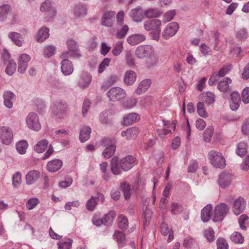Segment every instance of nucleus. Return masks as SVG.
<instances>
[{"label": "nucleus", "mask_w": 249, "mask_h": 249, "mask_svg": "<svg viewBox=\"0 0 249 249\" xmlns=\"http://www.w3.org/2000/svg\"><path fill=\"white\" fill-rule=\"evenodd\" d=\"M217 249H229L227 242L223 238L218 239L217 241Z\"/></svg>", "instance_id": "052dcab7"}, {"label": "nucleus", "mask_w": 249, "mask_h": 249, "mask_svg": "<svg viewBox=\"0 0 249 249\" xmlns=\"http://www.w3.org/2000/svg\"><path fill=\"white\" fill-rule=\"evenodd\" d=\"M128 30L129 28L127 25H124L122 28L117 32L116 35L117 37L119 39L124 38L128 32Z\"/></svg>", "instance_id": "bf43d9fd"}, {"label": "nucleus", "mask_w": 249, "mask_h": 249, "mask_svg": "<svg viewBox=\"0 0 249 249\" xmlns=\"http://www.w3.org/2000/svg\"><path fill=\"white\" fill-rule=\"evenodd\" d=\"M128 225V222L127 217L123 214L119 215L118 219V226L119 229L126 230Z\"/></svg>", "instance_id": "79ce46f5"}, {"label": "nucleus", "mask_w": 249, "mask_h": 249, "mask_svg": "<svg viewBox=\"0 0 249 249\" xmlns=\"http://www.w3.org/2000/svg\"><path fill=\"white\" fill-rule=\"evenodd\" d=\"M11 15V8L9 5L4 4L0 6V21H3L8 16Z\"/></svg>", "instance_id": "72a5a7b5"}, {"label": "nucleus", "mask_w": 249, "mask_h": 249, "mask_svg": "<svg viewBox=\"0 0 249 249\" xmlns=\"http://www.w3.org/2000/svg\"><path fill=\"white\" fill-rule=\"evenodd\" d=\"M231 80L227 77L223 80L221 81L218 85V89L222 92H226L229 89V84L231 83Z\"/></svg>", "instance_id": "a19ab883"}, {"label": "nucleus", "mask_w": 249, "mask_h": 249, "mask_svg": "<svg viewBox=\"0 0 249 249\" xmlns=\"http://www.w3.org/2000/svg\"><path fill=\"white\" fill-rule=\"evenodd\" d=\"M210 163L215 168H223L226 161L223 156L219 152L211 150L208 155Z\"/></svg>", "instance_id": "7ed1b4c3"}, {"label": "nucleus", "mask_w": 249, "mask_h": 249, "mask_svg": "<svg viewBox=\"0 0 249 249\" xmlns=\"http://www.w3.org/2000/svg\"><path fill=\"white\" fill-rule=\"evenodd\" d=\"M39 172L36 170L30 171L26 175V183L30 185L34 183L39 177Z\"/></svg>", "instance_id": "c756f323"}, {"label": "nucleus", "mask_w": 249, "mask_h": 249, "mask_svg": "<svg viewBox=\"0 0 249 249\" xmlns=\"http://www.w3.org/2000/svg\"><path fill=\"white\" fill-rule=\"evenodd\" d=\"M13 136V132L11 129L6 126L0 127V138L3 144H10L12 141Z\"/></svg>", "instance_id": "1a4fd4ad"}, {"label": "nucleus", "mask_w": 249, "mask_h": 249, "mask_svg": "<svg viewBox=\"0 0 249 249\" xmlns=\"http://www.w3.org/2000/svg\"><path fill=\"white\" fill-rule=\"evenodd\" d=\"M21 182V175L19 172H16L13 177V185L15 187H18Z\"/></svg>", "instance_id": "603ef678"}, {"label": "nucleus", "mask_w": 249, "mask_h": 249, "mask_svg": "<svg viewBox=\"0 0 249 249\" xmlns=\"http://www.w3.org/2000/svg\"><path fill=\"white\" fill-rule=\"evenodd\" d=\"M151 84V81L149 79L142 80L139 85L135 92L137 94L140 95L144 92Z\"/></svg>", "instance_id": "cd10ccee"}, {"label": "nucleus", "mask_w": 249, "mask_h": 249, "mask_svg": "<svg viewBox=\"0 0 249 249\" xmlns=\"http://www.w3.org/2000/svg\"><path fill=\"white\" fill-rule=\"evenodd\" d=\"M242 99L245 104L249 103V88H245L242 92Z\"/></svg>", "instance_id": "774afa93"}, {"label": "nucleus", "mask_w": 249, "mask_h": 249, "mask_svg": "<svg viewBox=\"0 0 249 249\" xmlns=\"http://www.w3.org/2000/svg\"><path fill=\"white\" fill-rule=\"evenodd\" d=\"M136 80V73L134 71H127L124 77V82L127 85L133 84Z\"/></svg>", "instance_id": "c9c22d12"}, {"label": "nucleus", "mask_w": 249, "mask_h": 249, "mask_svg": "<svg viewBox=\"0 0 249 249\" xmlns=\"http://www.w3.org/2000/svg\"><path fill=\"white\" fill-rule=\"evenodd\" d=\"M62 164V161L60 160H54L48 163L47 167L49 172H55L60 169Z\"/></svg>", "instance_id": "b1692460"}, {"label": "nucleus", "mask_w": 249, "mask_h": 249, "mask_svg": "<svg viewBox=\"0 0 249 249\" xmlns=\"http://www.w3.org/2000/svg\"><path fill=\"white\" fill-rule=\"evenodd\" d=\"M146 39V36L142 34L132 35L127 38V41L131 45H136Z\"/></svg>", "instance_id": "6ab92c4d"}, {"label": "nucleus", "mask_w": 249, "mask_h": 249, "mask_svg": "<svg viewBox=\"0 0 249 249\" xmlns=\"http://www.w3.org/2000/svg\"><path fill=\"white\" fill-rule=\"evenodd\" d=\"M48 142L46 139L39 141L35 146L34 149L37 153H42L47 148Z\"/></svg>", "instance_id": "58836bf2"}, {"label": "nucleus", "mask_w": 249, "mask_h": 249, "mask_svg": "<svg viewBox=\"0 0 249 249\" xmlns=\"http://www.w3.org/2000/svg\"><path fill=\"white\" fill-rule=\"evenodd\" d=\"M197 112L201 117L206 118L208 117V113L204 107V104L201 102H199L197 104Z\"/></svg>", "instance_id": "de8ad7c7"}, {"label": "nucleus", "mask_w": 249, "mask_h": 249, "mask_svg": "<svg viewBox=\"0 0 249 249\" xmlns=\"http://www.w3.org/2000/svg\"><path fill=\"white\" fill-rule=\"evenodd\" d=\"M96 205L97 201L95 200V197L92 196L87 202L86 208L89 211H92L94 209Z\"/></svg>", "instance_id": "13d9d810"}, {"label": "nucleus", "mask_w": 249, "mask_h": 249, "mask_svg": "<svg viewBox=\"0 0 249 249\" xmlns=\"http://www.w3.org/2000/svg\"><path fill=\"white\" fill-rule=\"evenodd\" d=\"M139 133V130L137 127H131L126 131H122L121 135L122 137H125L127 140L135 139Z\"/></svg>", "instance_id": "412c9836"}, {"label": "nucleus", "mask_w": 249, "mask_h": 249, "mask_svg": "<svg viewBox=\"0 0 249 249\" xmlns=\"http://www.w3.org/2000/svg\"><path fill=\"white\" fill-rule=\"evenodd\" d=\"M91 132V128L89 126H83L81 129L79 139L82 142H84L89 139Z\"/></svg>", "instance_id": "7c9ffc66"}, {"label": "nucleus", "mask_w": 249, "mask_h": 249, "mask_svg": "<svg viewBox=\"0 0 249 249\" xmlns=\"http://www.w3.org/2000/svg\"><path fill=\"white\" fill-rule=\"evenodd\" d=\"M140 117L138 114L131 113L124 117V124L125 125H130L138 121Z\"/></svg>", "instance_id": "f704fd0d"}, {"label": "nucleus", "mask_w": 249, "mask_h": 249, "mask_svg": "<svg viewBox=\"0 0 249 249\" xmlns=\"http://www.w3.org/2000/svg\"><path fill=\"white\" fill-rule=\"evenodd\" d=\"M178 29L179 25L177 22H173L169 23L162 32V37L165 39H169L176 34Z\"/></svg>", "instance_id": "9d476101"}, {"label": "nucleus", "mask_w": 249, "mask_h": 249, "mask_svg": "<svg viewBox=\"0 0 249 249\" xmlns=\"http://www.w3.org/2000/svg\"><path fill=\"white\" fill-rule=\"evenodd\" d=\"M144 16L148 18H156L161 15V12L157 8H149L144 10Z\"/></svg>", "instance_id": "2f4dec72"}, {"label": "nucleus", "mask_w": 249, "mask_h": 249, "mask_svg": "<svg viewBox=\"0 0 249 249\" xmlns=\"http://www.w3.org/2000/svg\"><path fill=\"white\" fill-rule=\"evenodd\" d=\"M28 144L26 141H20L16 144V149L20 154H25Z\"/></svg>", "instance_id": "c03bdc74"}, {"label": "nucleus", "mask_w": 249, "mask_h": 249, "mask_svg": "<svg viewBox=\"0 0 249 249\" xmlns=\"http://www.w3.org/2000/svg\"><path fill=\"white\" fill-rule=\"evenodd\" d=\"M62 72L65 75L71 74L73 71V67L71 62L67 58H65L61 62V67Z\"/></svg>", "instance_id": "a211bd4d"}, {"label": "nucleus", "mask_w": 249, "mask_h": 249, "mask_svg": "<svg viewBox=\"0 0 249 249\" xmlns=\"http://www.w3.org/2000/svg\"><path fill=\"white\" fill-rule=\"evenodd\" d=\"M115 149V145H110V146H107L103 152V155L106 159H109L114 155Z\"/></svg>", "instance_id": "a18cd8bd"}, {"label": "nucleus", "mask_w": 249, "mask_h": 249, "mask_svg": "<svg viewBox=\"0 0 249 249\" xmlns=\"http://www.w3.org/2000/svg\"><path fill=\"white\" fill-rule=\"evenodd\" d=\"M176 15V11L174 10H170L166 12L163 16V21L164 22L171 20Z\"/></svg>", "instance_id": "6e6d98bb"}, {"label": "nucleus", "mask_w": 249, "mask_h": 249, "mask_svg": "<svg viewBox=\"0 0 249 249\" xmlns=\"http://www.w3.org/2000/svg\"><path fill=\"white\" fill-rule=\"evenodd\" d=\"M55 48L53 45L47 46L45 50L44 55L45 57L49 58L54 54Z\"/></svg>", "instance_id": "680f3d73"}, {"label": "nucleus", "mask_w": 249, "mask_h": 249, "mask_svg": "<svg viewBox=\"0 0 249 249\" xmlns=\"http://www.w3.org/2000/svg\"><path fill=\"white\" fill-rule=\"evenodd\" d=\"M110 101L116 102L124 99L126 96V93L123 89L115 87L111 88L107 93Z\"/></svg>", "instance_id": "423d86ee"}, {"label": "nucleus", "mask_w": 249, "mask_h": 249, "mask_svg": "<svg viewBox=\"0 0 249 249\" xmlns=\"http://www.w3.org/2000/svg\"><path fill=\"white\" fill-rule=\"evenodd\" d=\"M87 8L86 5L77 4L74 8V14L77 16H83L87 14Z\"/></svg>", "instance_id": "37998d69"}, {"label": "nucleus", "mask_w": 249, "mask_h": 249, "mask_svg": "<svg viewBox=\"0 0 249 249\" xmlns=\"http://www.w3.org/2000/svg\"><path fill=\"white\" fill-rule=\"evenodd\" d=\"M213 134V129L211 127L207 128L204 132V140L207 142L211 141V138Z\"/></svg>", "instance_id": "4d7b16f0"}, {"label": "nucleus", "mask_w": 249, "mask_h": 249, "mask_svg": "<svg viewBox=\"0 0 249 249\" xmlns=\"http://www.w3.org/2000/svg\"><path fill=\"white\" fill-rule=\"evenodd\" d=\"M100 168L103 174V178L106 180H108L110 178V174L109 173L107 172V162H103L100 164Z\"/></svg>", "instance_id": "8fccbe9b"}, {"label": "nucleus", "mask_w": 249, "mask_h": 249, "mask_svg": "<svg viewBox=\"0 0 249 249\" xmlns=\"http://www.w3.org/2000/svg\"><path fill=\"white\" fill-rule=\"evenodd\" d=\"M117 80V76L114 75H111L106 82L105 85L102 87V89H107L113 84H114Z\"/></svg>", "instance_id": "e2e57ef3"}, {"label": "nucleus", "mask_w": 249, "mask_h": 249, "mask_svg": "<svg viewBox=\"0 0 249 249\" xmlns=\"http://www.w3.org/2000/svg\"><path fill=\"white\" fill-rule=\"evenodd\" d=\"M212 209V205L211 204H208L202 210L201 213V218L203 222H206L210 220Z\"/></svg>", "instance_id": "c85d7f7f"}, {"label": "nucleus", "mask_w": 249, "mask_h": 249, "mask_svg": "<svg viewBox=\"0 0 249 249\" xmlns=\"http://www.w3.org/2000/svg\"><path fill=\"white\" fill-rule=\"evenodd\" d=\"M26 122L27 126L31 129L37 131L41 128L38 116L35 113H30L26 118Z\"/></svg>", "instance_id": "0eeeda50"}, {"label": "nucleus", "mask_w": 249, "mask_h": 249, "mask_svg": "<svg viewBox=\"0 0 249 249\" xmlns=\"http://www.w3.org/2000/svg\"><path fill=\"white\" fill-rule=\"evenodd\" d=\"M160 232L161 234L164 236H166L168 234H169V236L167 240L168 242H171L174 239L173 231L172 230L169 231L168 225L164 222H162L161 224Z\"/></svg>", "instance_id": "bb28decb"}, {"label": "nucleus", "mask_w": 249, "mask_h": 249, "mask_svg": "<svg viewBox=\"0 0 249 249\" xmlns=\"http://www.w3.org/2000/svg\"><path fill=\"white\" fill-rule=\"evenodd\" d=\"M110 61L111 59L109 58H104L99 65L98 70V72L100 73H102L106 67L109 66Z\"/></svg>", "instance_id": "864d4df0"}, {"label": "nucleus", "mask_w": 249, "mask_h": 249, "mask_svg": "<svg viewBox=\"0 0 249 249\" xmlns=\"http://www.w3.org/2000/svg\"><path fill=\"white\" fill-rule=\"evenodd\" d=\"M231 175L229 173L223 172L219 176L218 184L221 188L226 189L231 184Z\"/></svg>", "instance_id": "f8f14e48"}, {"label": "nucleus", "mask_w": 249, "mask_h": 249, "mask_svg": "<svg viewBox=\"0 0 249 249\" xmlns=\"http://www.w3.org/2000/svg\"><path fill=\"white\" fill-rule=\"evenodd\" d=\"M246 202L245 199L239 197L236 199L233 202V212L236 215H239L243 212L246 207Z\"/></svg>", "instance_id": "2eb2a0df"}, {"label": "nucleus", "mask_w": 249, "mask_h": 249, "mask_svg": "<svg viewBox=\"0 0 249 249\" xmlns=\"http://www.w3.org/2000/svg\"><path fill=\"white\" fill-rule=\"evenodd\" d=\"M182 211V207L177 203H173L171 204V213L174 214L180 213Z\"/></svg>", "instance_id": "0e129e2a"}, {"label": "nucleus", "mask_w": 249, "mask_h": 249, "mask_svg": "<svg viewBox=\"0 0 249 249\" xmlns=\"http://www.w3.org/2000/svg\"><path fill=\"white\" fill-rule=\"evenodd\" d=\"M123 42L121 41L117 42L112 50V53L115 56L119 55L123 50Z\"/></svg>", "instance_id": "3c124183"}, {"label": "nucleus", "mask_w": 249, "mask_h": 249, "mask_svg": "<svg viewBox=\"0 0 249 249\" xmlns=\"http://www.w3.org/2000/svg\"><path fill=\"white\" fill-rule=\"evenodd\" d=\"M4 105L8 108L13 107V101L15 98L14 94L10 91H6L3 93Z\"/></svg>", "instance_id": "aec40b11"}, {"label": "nucleus", "mask_w": 249, "mask_h": 249, "mask_svg": "<svg viewBox=\"0 0 249 249\" xmlns=\"http://www.w3.org/2000/svg\"><path fill=\"white\" fill-rule=\"evenodd\" d=\"M121 188L124 193V198L126 199H129L132 193V190L131 189L130 185L126 182H124L121 184Z\"/></svg>", "instance_id": "ea45409f"}, {"label": "nucleus", "mask_w": 249, "mask_h": 249, "mask_svg": "<svg viewBox=\"0 0 249 249\" xmlns=\"http://www.w3.org/2000/svg\"><path fill=\"white\" fill-rule=\"evenodd\" d=\"M129 15L133 21L135 22H141L144 19V10L141 6L131 9Z\"/></svg>", "instance_id": "9b49d317"}, {"label": "nucleus", "mask_w": 249, "mask_h": 249, "mask_svg": "<svg viewBox=\"0 0 249 249\" xmlns=\"http://www.w3.org/2000/svg\"><path fill=\"white\" fill-rule=\"evenodd\" d=\"M116 215V213L114 211H111L108 213L105 214L102 218L103 224L108 227L111 226Z\"/></svg>", "instance_id": "a878e982"}, {"label": "nucleus", "mask_w": 249, "mask_h": 249, "mask_svg": "<svg viewBox=\"0 0 249 249\" xmlns=\"http://www.w3.org/2000/svg\"><path fill=\"white\" fill-rule=\"evenodd\" d=\"M241 102L240 96L238 92L234 91L231 95L230 106L232 110H236L239 107V103Z\"/></svg>", "instance_id": "f3484780"}, {"label": "nucleus", "mask_w": 249, "mask_h": 249, "mask_svg": "<svg viewBox=\"0 0 249 249\" xmlns=\"http://www.w3.org/2000/svg\"><path fill=\"white\" fill-rule=\"evenodd\" d=\"M16 63L14 61L9 60L5 69L6 73L9 75H12L16 71Z\"/></svg>", "instance_id": "49530a36"}, {"label": "nucleus", "mask_w": 249, "mask_h": 249, "mask_svg": "<svg viewBox=\"0 0 249 249\" xmlns=\"http://www.w3.org/2000/svg\"><path fill=\"white\" fill-rule=\"evenodd\" d=\"M40 10L42 12H48L49 16L51 18L55 16L56 11L52 6L49 0H46L43 2L40 6Z\"/></svg>", "instance_id": "4be33fe9"}, {"label": "nucleus", "mask_w": 249, "mask_h": 249, "mask_svg": "<svg viewBox=\"0 0 249 249\" xmlns=\"http://www.w3.org/2000/svg\"><path fill=\"white\" fill-rule=\"evenodd\" d=\"M247 144L245 142L239 143L237 147L236 153L240 157L243 156L247 153Z\"/></svg>", "instance_id": "09e8293b"}, {"label": "nucleus", "mask_w": 249, "mask_h": 249, "mask_svg": "<svg viewBox=\"0 0 249 249\" xmlns=\"http://www.w3.org/2000/svg\"><path fill=\"white\" fill-rule=\"evenodd\" d=\"M39 203V200L36 197L29 199L26 203V207L29 210L34 209Z\"/></svg>", "instance_id": "5fc2aeb1"}, {"label": "nucleus", "mask_w": 249, "mask_h": 249, "mask_svg": "<svg viewBox=\"0 0 249 249\" xmlns=\"http://www.w3.org/2000/svg\"><path fill=\"white\" fill-rule=\"evenodd\" d=\"M72 240L69 239L67 241L59 242L58 244V249H71Z\"/></svg>", "instance_id": "69168bd1"}, {"label": "nucleus", "mask_w": 249, "mask_h": 249, "mask_svg": "<svg viewBox=\"0 0 249 249\" xmlns=\"http://www.w3.org/2000/svg\"><path fill=\"white\" fill-rule=\"evenodd\" d=\"M229 211V208L224 203L217 205L214 209L213 221L214 222L221 221Z\"/></svg>", "instance_id": "39448f33"}, {"label": "nucleus", "mask_w": 249, "mask_h": 249, "mask_svg": "<svg viewBox=\"0 0 249 249\" xmlns=\"http://www.w3.org/2000/svg\"><path fill=\"white\" fill-rule=\"evenodd\" d=\"M135 53L140 58L153 57L154 55L153 48L150 45H140L136 50Z\"/></svg>", "instance_id": "6e6552de"}, {"label": "nucleus", "mask_w": 249, "mask_h": 249, "mask_svg": "<svg viewBox=\"0 0 249 249\" xmlns=\"http://www.w3.org/2000/svg\"><path fill=\"white\" fill-rule=\"evenodd\" d=\"M161 21L158 19L147 20L143 22V27L145 30L149 33L151 39L158 41L161 32Z\"/></svg>", "instance_id": "f03ea898"}, {"label": "nucleus", "mask_w": 249, "mask_h": 249, "mask_svg": "<svg viewBox=\"0 0 249 249\" xmlns=\"http://www.w3.org/2000/svg\"><path fill=\"white\" fill-rule=\"evenodd\" d=\"M68 49L70 52L66 51L62 53V58L80 57V54L77 52L78 46L77 43L73 40H69L67 41Z\"/></svg>", "instance_id": "20e7f679"}, {"label": "nucleus", "mask_w": 249, "mask_h": 249, "mask_svg": "<svg viewBox=\"0 0 249 249\" xmlns=\"http://www.w3.org/2000/svg\"><path fill=\"white\" fill-rule=\"evenodd\" d=\"M30 60V56L26 53H23L20 55L18 58V71L21 73H23L26 71L28 62Z\"/></svg>", "instance_id": "4468645a"}, {"label": "nucleus", "mask_w": 249, "mask_h": 249, "mask_svg": "<svg viewBox=\"0 0 249 249\" xmlns=\"http://www.w3.org/2000/svg\"><path fill=\"white\" fill-rule=\"evenodd\" d=\"M115 12L109 11L106 12L102 17V25L107 27H111L114 19Z\"/></svg>", "instance_id": "dca6fc26"}, {"label": "nucleus", "mask_w": 249, "mask_h": 249, "mask_svg": "<svg viewBox=\"0 0 249 249\" xmlns=\"http://www.w3.org/2000/svg\"><path fill=\"white\" fill-rule=\"evenodd\" d=\"M91 81V76L89 73L87 72L83 73L78 82V85L81 88L84 89L87 88Z\"/></svg>", "instance_id": "393cba45"}, {"label": "nucleus", "mask_w": 249, "mask_h": 249, "mask_svg": "<svg viewBox=\"0 0 249 249\" xmlns=\"http://www.w3.org/2000/svg\"><path fill=\"white\" fill-rule=\"evenodd\" d=\"M8 37L16 45L19 47L22 46L23 39L20 34L15 32H11L8 34Z\"/></svg>", "instance_id": "473e14b6"}, {"label": "nucleus", "mask_w": 249, "mask_h": 249, "mask_svg": "<svg viewBox=\"0 0 249 249\" xmlns=\"http://www.w3.org/2000/svg\"><path fill=\"white\" fill-rule=\"evenodd\" d=\"M231 68V66L230 65L225 66L219 70L218 72L216 73V74L218 75L219 78L224 77L230 71Z\"/></svg>", "instance_id": "338daca9"}, {"label": "nucleus", "mask_w": 249, "mask_h": 249, "mask_svg": "<svg viewBox=\"0 0 249 249\" xmlns=\"http://www.w3.org/2000/svg\"><path fill=\"white\" fill-rule=\"evenodd\" d=\"M135 160L133 157L128 155L122 159L120 161L116 157L111 160V170L114 175H118L121 174V170L127 171L130 170L135 164Z\"/></svg>", "instance_id": "f257e3e1"}, {"label": "nucleus", "mask_w": 249, "mask_h": 249, "mask_svg": "<svg viewBox=\"0 0 249 249\" xmlns=\"http://www.w3.org/2000/svg\"><path fill=\"white\" fill-rule=\"evenodd\" d=\"M150 201V198H147L145 199L142 204V209L143 210V225L144 226H147L151 220V216L152 215V212L150 209L147 205Z\"/></svg>", "instance_id": "ddd939ff"}, {"label": "nucleus", "mask_w": 249, "mask_h": 249, "mask_svg": "<svg viewBox=\"0 0 249 249\" xmlns=\"http://www.w3.org/2000/svg\"><path fill=\"white\" fill-rule=\"evenodd\" d=\"M231 240L235 244H242L244 242V237L238 231L233 232L230 236Z\"/></svg>", "instance_id": "4c0bfd02"}, {"label": "nucleus", "mask_w": 249, "mask_h": 249, "mask_svg": "<svg viewBox=\"0 0 249 249\" xmlns=\"http://www.w3.org/2000/svg\"><path fill=\"white\" fill-rule=\"evenodd\" d=\"M49 36V29L46 27L41 28L37 32L36 35V41L42 42Z\"/></svg>", "instance_id": "5701e85b"}, {"label": "nucleus", "mask_w": 249, "mask_h": 249, "mask_svg": "<svg viewBox=\"0 0 249 249\" xmlns=\"http://www.w3.org/2000/svg\"><path fill=\"white\" fill-rule=\"evenodd\" d=\"M219 33L216 30L211 31L209 34V40L210 41L213 39L214 41L213 49L216 51L219 50L218 43L219 41Z\"/></svg>", "instance_id": "e433bc0d"}]
</instances>
